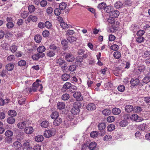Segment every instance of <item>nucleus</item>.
Masks as SVG:
<instances>
[{
    "label": "nucleus",
    "mask_w": 150,
    "mask_h": 150,
    "mask_svg": "<svg viewBox=\"0 0 150 150\" xmlns=\"http://www.w3.org/2000/svg\"><path fill=\"white\" fill-rule=\"evenodd\" d=\"M81 106V104L79 102L74 103L73 105V107L71 110V113L74 115L78 114L79 112V108Z\"/></svg>",
    "instance_id": "nucleus-1"
},
{
    "label": "nucleus",
    "mask_w": 150,
    "mask_h": 150,
    "mask_svg": "<svg viewBox=\"0 0 150 150\" xmlns=\"http://www.w3.org/2000/svg\"><path fill=\"white\" fill-rule=\"evenodd\" d=\"M39 81H40L37 79L36 81L33 84L32 90L34 92L36 91L37 90L39 91H41L43 88L42 84H40L38 83Z\"/></svg>",
    "instance_id": "nucleus-2"
},
{
    "label": "nucleus",
    "mask_w": 150,
    "mask_h": 150,
    "mask_svg": "<svg viewBox=\"0 0 150 150\" xmlns=\"http://www.w3.org/2000/svg\"><path fill=\"white\" fill-rule=\"evenodd\" d=\"M55 130L54 129H51L45 130L44 133V136L46 138H49L55 134Z\"/></svg>",
    "instance_id": "nucleus-3"
},
{
    "label": "nucleus",
    "mask_w": 150,
    "mask_h": 150,
    "mask_svg": "<svg viewBox=\"0 0 150 150\" xmlns=\"http://www.w3.org/2000/svg\"><path fill=\"white\" fill-rule=\"evenodd\" d=\"M73 96L77 100L81 101L83 99V97L80 92H76L74 93L73 94Z\"/></svg>",
    "instance_id": "nucleus-4"
},
{
    "label": "nucleus",
    "mask_w": 150,
    "mask_h": 150,
    "mask_svg": "<svg viewBox=\"0 0 150 150\" xmlns=\"http://www.w3.org/2000/svg\"><path fill=\"white\" fill-rule=\"evenodd\" d=\"M66 60L68 62H72L73 61L75 58L74 55L71 53H68L65 57Z\"/></svg>",
    "instance_id": "nucleus-5"
},
{
    "label": "nucleus",
    "mask_w": 150,
    "mask_h": 150,
    "mask_svg": "<svg viewBox=\"0 0 150 150\" xmlns=\"http://www.w3.org/2000/svg\"><path fill=\"white\" fill-rule=\"evenodd\" d=\"M12 147L16 150H19L21 149V144L18 141H16L13 143Z\"/></svg>",
    "instance_id": "nucleus-6"
},
{
    "label": "nucleus",
    "mask_w": 150,
    "mask_h": 150,
    "mask_svg": "<svg viewBox=\"0 0 150 150\" xmlns=\"http://www.w3.org/2000/svg\"><path fill=\"white\" fill-rule=\"evenodd\" d=\"M130 82L132 86H135L138 85L139 84V81L138 79L132 78Z\"/></svg>",
    "instance_id": "nucleus-7"
},
{
    "label": "nucleus",
    "mask_w": 150,
    "mask_h": 150,
    "mask_svg": "<svg viewBox=\"0 0 150 150\" xmlns=\"http://www.w3.org/2000/svg\"><path fill=\"white\" fill-rule=\"evenodd\" d=\"M119 11L117 10L112 11L110 13V16L114 18L117 17L119 15Z\"/></svg>",
    "instance_id": "nucleus-8"
},
{
    "label": "nucleus",
    "mask_w": 150,
    "mask_h": 150,
    "mask_svg": "<svg viewBox=\"0 0 150 150\" xmlns=\"http://www.w3.org/2000/svg\"><path fill=\"white\" fill-rule=\"evenodd\" d=\"M38 18L36 16L32 15H30L27 18V21L29 23L30 21L33 22H36L37 21Z\"/></svg>",
    "instance_id": "nucleus-9"
},
{
    "label": "nucleus",
    "mask_w": 150,
    "mask_h": 150,
    "mask_svg": "<svg viewBox=\"0 0 150 150\" xmlns=\"http://www.w3.org/2000/svg\"><path fill=\"white\" fill-rule=\"evenodd\" d=\"M125 111L128 112H130L134 110L133 106L130 105H127L125 107Z\"/></svg>",
    "instance_id": "nucleus-10"
},
{
    "label": "nucleus",
    "mask_w": 150,
    "mask_h": 150,
    "mask_svg": "<svg viewBox=\"0 0 150 150\" xmlns=\"http://www.w3.org/2000/svg\"><path fill=\"white\" fill-rule=\"evenodd\" d=\"M34 131L33 128L31 127H26L24 129L25 132L27 134L32 133Z\"/></svg>",
    "instance_id": "nucleus-11"
},
{
    "label": "nucleus",
    "mask_w": 150,
    "mask_h": 150,
    "mask_svg": "<svg viewBox=\"0 0 150 150\" xmlns=\"http://www.w3.org/2000/svg\"><path fill=\"white\" fill-rule=\"evenodd\" d=\"M86 108L88 110H92L96 109V106L94 103H90L87 105Z\"/></svg>",
    "instance_id": "nucleus-12"
},
{
    "label": "nucleus",
    "mask_w": 150,
    "mask_h": 150,
    "mask_svg": "<svg viewBox=\"0 0 150 150\" xmlns=\"http://www.w3.org/2000/svg\"><path fill=\"white\" fill-rule=\"evenodd\" d=\"M26 125V122L25 121L21 122L17 124V127L20 129H23Z\"/></svg>",
    "instance_id": "nucleus-13"
},
{
    "label": "nucleus",
    "mask_w": 150,
    "mask_h": 150,
    "mask_svg": "<svg viewBox=\"0 0 150 150\" xmlns=\"http://www.w3.org/2000/svg\"><path fill=\"white\" fill-rule=\"evenodd\" d=\"M59 20L61 21L60 25L62 28L64 29L68 28V26L67 24L62 21L63 20L62 18L59 17Z\"/></svg>",
    "instance_id": "nucleus-14"
},
{
    "label": "nucleus",
    "mask_w": 150,
    "mask_h": 150,
    "mask_svg": "<svg viewBox=\"0 0 150 150\" xmlns=\"http://www.w3.org/2000/svg\"><path fill=\"white\" fill-rule=\"evenodd\" d=\"M65 103L62 102H60L57 104V108L59 110H62L65 107Z\"/></svg>",
    "instance_id": "nucleus-15"
},
{
    "label": "nucleus",
    "mask_w": 150,
    "mask_h": 150,
    "mask_svg": "<svg viewBox=\"0 0 150 150\" xmlns=\"http://www.w3.org/2000/svg\"><path fill=\"white\" fill-rule=\"evenodd\" d=\"M123 4L120 1H117L114 4V7L116 8H119L122 6Z\"/></svg>",
    "instance_id": "nucleus-16"
},
{
    "label": "nucleus",
    "mask_w": 150,
    "mask_h": 150,
    "mask_svg": "<svg viewBox=\"0 0 150 150\" xmlns=\"http://www.w3.org/2000/svg\"><path fill=\"white\" fill-rule=\"evenodd\" d=\"M121 111L120 109L117 108H115L112 109V112L115 115H118L121 113Z\"/></svg>",
    "instance_id": "nucleus-17"
},
{
    "label": "nucleus",
    "mask_w": 150,
    "mask_h": 150,
    "mask_svg": "<svg viewBox=\"0 0 150 150\" xmlns=\"http://www.w3.org/2000/svg\"><path fill=\"white\" fill-rule=\"evenodd\" d=\"M62 119L59 118H57L53 122V124L55 126L59 125L62 122Z\"/></svg>",
    "instance_id": "nucleus-18"
},
{
    "label": "nucleus",
    "mask_w": 150,
    "mask_h": 150,
    "mask_svg": "<svg viewBox=\"0 0 150 150\" xmlns=\"http://www.w3.org/2000/svg\"><path fill=\"white\" fill-rule=\"evenodd\" d=\"M35 139L38 142H41L43 140L44 138L42 135H38L35 137Z\"/></svg>",
    "instance_id": "nucleus-19"
},
{
    "label": "nucleus",
    "mask_w": 150,
    "mask_h": 150,
    "mask_svg": "<svg viewBox=\"0 0 150 150\" xmlns=\"http://www.w3.org/2000/svg\"><path fill=\"white\" fill-rule=\"evenodd\" d=\"M96 143L95 142H93L90 143L89 145L88 148L90 150H93L96 147Z\"/></svg>",
    "instance_id": "nucleus-20"
},
{
    "label": "nucleus",
    "mask_w": 150,
    "mask_h": 150,
    "mask_svg": "<svg viewBox=\"0 0 150 150\" xmlns=\"http://www.w3.org/2000/svg\"><path fill=\"white\" fill-rule=\"evenodd\" d=\"M49 125V122L46 120L43 121L41 124V126L44 128H47Z\"/></svg>",
    "instance_id": "nucleus-21"
},
{
    "label": "nucleus",
    "mask_w": 150,
    "mask_h": 150,
    "mask_svg": "<svg viewBox=\"0 0 150 150\" xmlns=\"http://www.w3.org/2000/svg\"><path fill=\"white\" fill-rule=\"evenodd\" d=\"M102 113L105 116L110 115L111 113V111L109 109H105L102 111Z\"/></svg>",
    "instance_id": "nucleus-22"
},
{
    "label": "nucleus",
    "mask_w": 150,
    "mask_h": 150,
    "mask_svg": "<svg viewBox=\"0 0 150 150\" xmlns=\"http://www.w3.org/2000/svg\"><path fill=\"white\" fill-rule=\"evenodd\" d=\"M67 40L71 43L73 42L76 40V38L72 36H69L67 37Z\"/></svg>",
    "instance_id": "nucleus-23"
},
{
    "label": "nucleus",
    "mask_w": 150,
    "mask_h": 150,
    "mask_svg": "<svg viewBox=\"0 0 150 150\" xmlns=\"http://www.w3.org/2000/svg\"><path fill=\"white\" fill-rule=\"evenodd\" d=\"M49 47L51 49H52L54 50H56V51L57 52H59L60 51V49L59 47H57L54 45H51Z\"/></svg>",
    "instance_id": "nucleus-24"
},
{
    "label": "nucleus",
    "mask_w": 150,
    "mask_h": 150,
    "mask_svg": "<svg viewBox=\"0 0 150 150\" xmlns=\"http://www.w3.org/2000/svg\"><path fill=\"white\" fill-rule=\"evenodd\" d=\"M106 5V4L105 3L102 2L98 4L97 8L100 9H104Z\"/></svg>",
    "instance_id": "nucleus-25"
},
{
    "label": "nucleus",
    "mask_w": 150,
    "mask_h": 150,
    "mask_svg": "<svg viewBox=\"0 0 150 150\" xmlns=\"http://www.w3.org/2000/svg\"><path fill=\"white\" fill-rule=\"evenodd\" d=\"M57 65L62 66L65 63L64 60L62 58H59L57 60Z\"/></svg>",
    "instance_id": "nucleus-26"
},
{
    "label": "nucleus",
    "mask_w": 150,
    "mask_h": 150,
    "mask_svg": "<svg viewBox=\"0 0 150 150\" xmlns=\"http://www.w3.org/2000/svg\"><path fill=\"white\" fill-rule=\"evenodd\" d=\"M42 39L41 36L39 35H37L35 36L34 40L37 43L40 42Z\"/></svg>",
    "instance_id": "nucleus-27"
},
{
    "label": "nucleus",
    "mask_w": 150,
    "mask_h": 150,
    "mask_svg": "<svg viewBox=\"0 0 150 150\" xmlns=\"http://www.w3.org/2000/svg\"><path fill=\"white\" fill-rule=\"evenodd\" d=\"M113 8V6H111L109 5L107 6L106 5V6L104 9V10L107 13H110V12L112 11V10Z\"/></svg>",
    "instance_id": "nucleus-28"
},
{
    "label": "nucleus",
    "mask_w": 150,
    "mask_h": 150,
    "mask_svg": "<svg viewBox=\"0 0 150 150\" xmlns=\"http://www.w3.org/2000/svg\"><path fill=\"white\" fill-rule=\"evenodd\" d=\"M99 129L100 130H103L106 127V125L104 123H101L98 125Z\"/></svg>",
    "instance_id": "nucleus-29"
},
{
    "label": "nucleus",
    "mask_w": 150,
    "mask_h": 150,
    "mask_svg": "<svg viewBox=\"0 0 150 150\" xmlns=\"http://www.w3.org/2000/svg\"><path fill=\"white\" fill-rule=\"evenodd\" d=\"M13 65L11 63H9L7 64L6 66V69L9 71L12 70L14 68Z\"/></svg>",
    "instance_id": "nucleus-30"
},
{
    "label": "nucleus",
    "mask_w": 150,
    "mask_h": 150,
    "mask_svg": "<svg viewBox=\"0 0 150 150\" xmlns=\"http://www.w3.org/2000/svg\"><path fill=\"white\" fill-rule=\"evenodd\" d=\"M59 113L57 112H52L51 115V117L53 119H56L59 116Z\"/></svg>",
    "instance_id": "nucleus-31"
},
{
    "label": "nucleus",
    "mask_w": 150,
    "mask_h": 150,
    "mask_svg": "<svg viewBox=\"0 0 150 150\" xmlns=\"http://www.w3.org/2000/svg\"><path fill=\"white\" fill-rule=\"evenodd\" d=\"M71 86V84L70 83L67 82L63 85V88L66 90H67L69 89Z\"/></svg>",
    "instance_id": "nucleus-32"
},
{
    "label": "nucleus",
    "mask_w": 150,
    "mask_h": 150,
    "mask_svg": "<svg viewBox=\"0 0 150 150\" xmlns=\"http://www.w3.org/2000/svg\"><path fill=\"white\" fill-rule=\"evenodd\" d=\"M128 122L126 120H123L120 122V125L121 127H124L128 125Z\"/></svg>",
    "instance_id": "nucleus-33"
},
{
    "label": "nucleus",
    "mask_w": 150,
    "mask_h": 150,
    "mask_svg": "<svg viewBox=\"0 0 150 150\" xmlns=\"http://www.w3.org/2000/svg\"><path fill=\"white\" fill-rule=\"evenodd\" d=\"M150 81V76L149 75L146 76L143 79V83H147Z\"/></svg>",
    "instance_id": "nucleus-34"
},
{
    "label": "nucleus",
    "mask_w": 150,
    "mask_h": 150,
    "mask_svg": "<svg viewBox=\"0 0 150 150\" xmlns=\"http://www.w3.org/2000/svg\"><path fill=\"white\" fill-rule=\"evenodd\" d=\"M107 129L108 131L111 132L115 129V126L113 124H111L108 126Z\"/></svg>",
    "instance_id": "nucleus-35"
},
{
    "label": "nucleus",
    "mask_w": 150,
    "mask_h": 150,
    "mask_svg": "<svg viewBox=\"0 0 150 150\" xmlns=\"http://www.w3.org/2000/svg\"><path fill=\"white\" fill-rule=\"evenodd\" d=\"M13 132L11 130H7L5 133V135L6 137H11L13 136Z\"/></svg>",
    "instance_id": "nucleus-36"
},
{
    "label": "nucleus",
    "mask_w": 150,
    "mask_h": 150,
    "mask_svg": "<svg viewBox=\"0 0 150 150\" xmlns=\"http://www.w3.org/2000/svg\"><path fill=\"white\" fill-rule=\"evenodd\" d=\"M142 110L141 107L139 106H135L134 108V111L136 113L140 112Z\"/></svg>",
    "instance_id": "nucleus-37"
},
{
    "label": "nucleus",
    "mask_w": 150,
    "mask_h": 150,
    "mask_svg": "<svg viewBox=\"0 0 150 150\" xmlns=\"http://www.w3.org/2000/svg\"><path fill=\"white\" fill-rule=\"evenodd\" d=\"M70 98L69 95L67 93L63 94L62 96V99L64 100H68Z\"/></svg>",
    "instance_id": "nucleus-38"
},
{
    "label": "nucleus",
    "mask_w": 150,
    "mask_h": 150,
    "mask_svg": "<svg viewBox=\"0 0 150 150\" xmlns=\"http://www.w3.org/2000/svg\"><path fill=\"white\" fill-rule=\"evenodd\" d=\"M28 13L27 11H23L21 13V16L22 18H25L28 16Z\"/></svg>",
    "instance_id": "nucleus-39"
},
{
    "label": "nucleus",
    "mask_w": 150,
    "mask_h": 150,
    "mask_svg": "<svg viewBox=\"0 0 150 150\" xmlns=\"http://www.w3.org/2000/svg\"><path fill=\"white\" fill-rule=\"evenodd\" d=\"M62 79L63 81H67L69 78V76L67 74H65L62 76Z\"/></svg>",
    "instance_id": "nucleus-40"
},
{
    "label": "nucleus",
    "mask_w": 150,
    "mask_h": 150,
    "mask_svg": "<svg viewBox=\"0 0 150 150\" xmlns=\"http://www.w3.org/2000/svg\"><path fill=\"white\" fill-rule=\"evenodd\" d=\"M8 114L12 117L15 116L16 115V111L14 110H10L8 112Z\"/></svg>",
    "instance_id": "nucleus-41"
},
{
    "label": "nucleus",
    "mask_w": 150,
    "mask_h": 150,
    "mask_svg": "<svg viewBox=\"0 0 150 150\" xmlns=\"http://www.w3.org/2000/svg\"><path fill=\"white\" fill-rule=\"evenodd\" d=\"M114 57L116 59H119L121 56V54L119 51L115 52L113 54Z\"/></svg>",
    "instance_id": "nucleus-42"
},
{
    "label": "nucleus",
    "mask_w": 150,
    "mask_h": 150,
    "mask_svg": "<svg viewBox=\"0 0 150 150\" xmlns=\"http://www.w3.org/2000/svg\"><path fill=\"white\" fill-rule=\"evenodd\" d=\"M138 117L139 116L137 114H134L131 116L130 118L132 120L137 121L138 120Z\"/></svg>",
    "instance_id": "nucleus-43"
},
{
    "label": "nucleus",
    "mask_w": 150,
    "mask_h": 150,
    "mask_svg": "<svg viewBox=\"0 0 150 150\" xmlns=\"http://www.w3.org/2000/svg\"><path fill=\"white\" fill-rule=\"evenodd\" d=\"M116 30V27H114L112 25L108 29V32L109 33H112L115 32Z\"/></svg>",
    "instance_id": "nucleus-44"
},
{
    "label": "nucleus",
    "mask_w": 150,
    "mask_h": 150,
    "mask_svg": "<svg viewBox=\"0 0 150 150\" xmlns=\"http://www.w3.org/2000/svg\"><path fill=\"white\" fill-rule=\"evenodd\" d=\"M112 138V137L111 135H107L104 136L103 137V140L104 141H108L110 140Z\"/></svg>",
    "instance_id": "nucleus-45"
},
{
    "label": "nucleus",
    "mask_w": 150,
    "mask_h": 150,
    "mask_svg": "<svg viewBox=\"0 0 150 150\" xmlns=\"http://www.w3.org/2000/svg\"><path fill=\"white\" fill-rule=\"evenodd\" d=\"M7 122L10 124H13L15 121L14 119L12 117H10L8 118L7 119Z\"/></svg>",
    "instance_id": "nucleus-46"
},
{
    "label": "nucleus",
    "mask_w": 150,
    "mask_h": 150,
    "mask_svg": "<svg viewBox=\"0 0 150 150\" xmlns=\"http://www.w3.org/2000/svg\"><path fill=\"white\" fill-rule=\"evenodd\" d=\"M107 121L109 122H112L114 121L115 120V117L112 116H108L107 119Z\"/></svg>",
    "instance_id": "nucleus-47"
},
{
    "label": "nucleus",
    "mask_w": 150,
    "mask_h": 150,
    "mask_svg": "<svg viewBox=\"0 0 150 150\" xmlns=\"http://www.w3.org/2000/svg\"><path fill=\"white\" fill-rule=\"evenodd\" d=\"M66 4L64 2H63L60 4L59 8L61 10H63L66 8Z\"/></svg>",
    "instance_id": "nucleus-48"
},
{
    "label": "nucleus",
    "mask_w": 150,
    "mask_h": 150,
    "mask_svg": "<svg viewBox=\"0 0 150 150\" xmlns=\"http://www.w3.org/2000/svg\"><path fill=\"white\" fill-rule=\"evenodd\" d=\"M45 50V48L43 46H39L37 49V51L38 52H43Z\"/></svg>",
    "instance_id": "nucleus-49"
},
{
    "label": "nucleus",
    "mask_w": 150,
    "mask_h": 150,
    "mask_svg": "<svg viewBox=\"0 0 150 150\" xmlns=\"http://www.w3.org/2000/svg\"><path fill=\"white\" fill-rule=\"evenodd\" d=\"M17 50V46L13 45L10 47V50L13 53H14Z\"/></svg>",
    "instance_id": "nucleus-50"
},
{
    "label": "nucleus",
    "mask_w": 150,
    "mask_h": 150,
    "mask_svg": "<svg viewBox=\"0 0 150 150\" xmlns=\"http://www.w3.org/2000/svg\"><path fill=\"white\" fill-rule=\"evenodd\" d=\"M108 22L111 24H113L115 21V18L110 16V17L108 20Z\"/></svg>",
    "instance_id": "nucleus-51"
},
{
    "label": "nucleus",
    "mask_w": 150,
    "mask_h": 150,
    "mask_svg": "<svg viewBox=\"0 0 150 150\" xmlns=\"http://www.w3.org/2000/svg\"><path fill=\"white\" fill-rule=\"evenodd\" d=\"M132 1L130 0H126L123 3V5L125 7L130 5Z\"/></svg>",
    "instance_id": "nucleus-52"
},
{
    "label": "nucleus",
    "mask_w": 150,
    "mask_h": 150,
    "mask_svg": "<svg viewBox=\"0 0 150 150\" xmlns=\"http://www.w3.org/2000/svg\"><path fill=\"white\" fill-rule=\"evenodd\" d=\"M150 54V52L147 51H146L144 52L142 54V57L144 58L148 57Z\"/></svg>",
    "instance_id": "nucleus-53"
},
{
    "label": "nucleus",
    "mask_w": 150,
    "mask_h": 150,
    "mask_svg": "<svg viewBox=\"0 0 150 150\" xmlns=\"http://www.w3.org/2000/svg\"><path fill=\"white\" fill-rule=\"evenodd\" d=\"M28 9L30 13H33L35 9L34 6L33 5H30L28 7Z\"/></svg>",
    "instance_id": "nucleus-54"
},
{
    "label": "nucleus",
    "mask_w": 150,
    "mask_h": 150,
    "mask_svg": "<svg viewBox=\"0 0 150 150\" xmlns=\"http://www.w3.org/2000/svg\"><path fill=\"white\" fill-rule=\"evenodd\" d=\"M119 48L118 45L116 44H113L110 47V49L114 51H116L118 50Z\"/></svg>",
    "instance_id": "nucleus-55"
},
{
    "label": "nucleus",
    "mask_w": 150,
    "mask_h": 150,
    "mask_svg": "<svg viewBox=\"0 0 150 150\" xmlns=\"http://www.w3.org/2000/svg\"><path fill=\"white\" fill-rule=\"evenodd\" d=\"M146 126V125L145 124H143L139 125L138 127V128L140 130L144 131L145 129Z\"/></svg>",
    "instance_id": "nucleus-56"
},
{
    "label": "nucleus",
    "mask_w": 150,
    "mask_h": 150,
    "mask_svg": "<svg viewBox=\"0 0 150 150\" xmlns=\"http://www.w3.org/2000/svg\"><path fill=\"white\" fill-rule=\"evenodd\" d=\"M18 64L20 66H23L26 64V62L25 60H21L18 62Z\"/></svg>",
    "instance_id": "nucleus-57"
},
{
    "label": "nucleus",
    "mask_w": 150,
    "mask_h": 150,
    "mask_svg": "<svg viewBox=\"0 0 150 150\" xmlns=\"http://www.w3.org/2000/svg\"><path fill=\"white\" fill-rule=\"evenodd\" d=\"M145 69V67L144 65L139 66L138 67V70L140 72H143Z\"/></svg>",
    "instance_id": "nucleus-58"
},
{
    "label": "nucleus",
    "mask_w": 150,
    "mask_h": 150,
    "mask_svg": "<svg viewBox=\"0 0 150 150\" xmlns=\"http://www.w3.org/2000/svg\"><path fill=\"white\" fill-rule=\"evenodd\" d=\"M76 69V66L74 65H71L70 66L69 70L71 71H73L75 70Z\"/></svg>",
    "instance_id": "nucleus-59"
},
{
    "label": "nucleus",
    "mask_w": 150,
    "mask_h": 150,
    "mask_svg": "<svg viewBox=\"0 0 150 150\" xmlns=\"http://www.w3.org/2000/svg\"><path fill=\"white\" fill-rule=\"evenodd\" d=\"M98 134V132L96 131H93L90 133V136L92 137H96Z\"/></svg>",
    "instance_id": "nucleus-60"
},
{
    "label": "nucleus",
    "mask_w": 150,
    "mask_h": 150,
    "mask_svg": "<svg viewBox=\"0 0 150 150\" xmlns=\"http://www.w3.org/2000/svg\"><path fill=\"white\" fill-rule=\"evenodd\" d=\"M55 55V52L54 51H49L47 53V56L50 57H53Z\"/></svg>",
    "instance_id": "nucleus-61"
},
{
    "label": "nucleus",
    "mask_w": 150,
    "mask_h": 150,
    "mask_svg": "<svg viewBox=\"0 0 150 150\" xmlns=\"http://www.w3.org/2000/svg\"><path fill=\"white\" fill-rule=\"evenodd\" d=\"M45 25L48 29L51 28L52 27L51 23L48 21H46L45 23Z\"/></svg>",
    "instance_id": "nucleus-62"
},
{
    "label": "nucleus",
    "mask_w": 150,
    "mask_h": 150,
    "mask_svg": "<svg viewBox=\"0 0 150 150\" xmlns=\"http://www.w3.org/2000/svg\"><path fill=\"white\" fill-rule=\"evenodd\" d=\"M117 89L119 91L122 92L125 90V87L123 85H120L118 87Z\"/></svg>",
    "instance_id": "nucleus-63"
},
{
    "label": "nucleus",
    "mask_w": 150,
    "mask_h": 150,
    "mask_svg": "<svg viewBox=\"0 0 150 150\" xmlns=\"http://www.w3.org/2000/svg\"><path fill=\"white\" fill-rule=\"evenodd\" d=\"M144 31L143 30H140L137 32V35L139 36H142L144 33Z\"/></svg>",
    "instance_id": "nucleus-64"
}]
</instances>
